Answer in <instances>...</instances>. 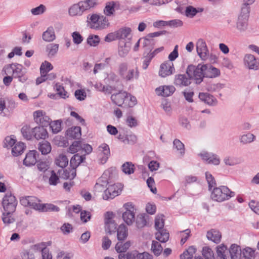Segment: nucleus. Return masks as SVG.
<instances>
[{"instance_id": "obj_1", "label": "nucleus", "mask_w": 259, "mask_h": 259, "mask_svg": "<svg viewBox=\"0 0 259 259\" xmlns=\"http://www.w3.org/2000/svg\"><path fill=\"white\" fill-rule=\"evenodd\" d=\"M97 3L96 0H84L72 5L68 10L69 15L71 16H80L83 13L94 8Z\"/></svg>"}, {"instance_id": "obj_2", "label": "nucleus", "mask_w": 259, "mask_h": 259, "mask_svg": "<svg viewBox=\"0 0 259 259\" xmlns=\"http://www.w3.org/2000/svg\"><path fill=\"white\" fill-rule=\"evenodd\" d=\"M87 23L91 29L96 30H103L107 28L110 26V22L106 17L97 14L88 15Z\"/></svg>"}, {"instance_id": "obj_3", "label": "nucleus", "mask_w": 259, "mask_h": 259, "mask_svg": "<svg viewBox=\"0 0 259 259\" xmlns=\"http://www.w3.org/2000/svg\"><path fill=\"white\" fill-rule=\"evenodd\" d=\"M234 196V192L231 191L226 186H221L213 188L211 192L210 198L213 201L221 202L228 200Z\"/></svg>"}, {"instance_id": "obj_4", "label": "nucleus", "mask_w": 259, "mask_h": 259, "mask_svg": "<svg viewBox=\"0 0 259 259\" xmlns=\"http://www.w3.org/2000/svg\"><path fill=\"white\" fill-rule=\"evenodd\" d=\"M203 64H199L197 65H189L186 69V74L193 79L196 84L202 82L204 78Z\"/></svg>"}, {"instance_id": "obj_5", "label": "nucleus", "mask_w": 259, "mask_h": 259, "mask_svg": "<svg viewBox=\"0 0 259 259\" xmlns=\"http://www.w3.org/2000/svg\"><path fill=\"white\" fill-rule=\"evenodd\" d=\"M23 67L19 64H12L7 66L6 68V71L7 73H12V76L14 78H18L21 82H25L27 78L24 75L22 71Z\"/></svg>"}, {"instance_id": "obj_6", "label": "nucleus", "mask_w": 259, "mask_h": 259, "mask_svg": "<svg viewBox=\"0 0 259 259\" xmlns=\"http://www.w3.org/2000/svg\"><path fill=\"white\" fill-rule=\"evenodd\" d=\"M122 188L121 184H108V187L105 190V193L103 194V199H113L120 194Z\"/></svg>"}, {"instance_id": "obj_7", "label": "nucleus", "mask_w": 259, "mask_h": 259, "mask_svg": "<svg viewBox=\"0 0 259 259\" xmlns=\"http://www.w3.org/2000/svg\"><path fill=\"white\" fill-rule=\"evenodd\" d=\"M2 204L5 211L15 212L17 201L14 195L10 193H8L3 198Z\"/></svg>"}, {"instance_id": "obj_8", "label": "nucleus", "mask_w": 259, "mask_h": 259, "mask_svg": "<svg viewBox=\"0 0 259 259\" xmlns=\"http://www.w3.org/2000/svg\"><path fill=\"white\" fill-rule=\"evenodd\" d=\"M123 207L126 211L122 214L123 220L127 225H131L135 221V208L131 202L125 203L123 205Z\"/></svg>"}, {"instance_id": "obj_9", "label": "nucleus", "mask_w": 259, "mask_h": 259, "mask_svg": "<svg viewBox=\"0 0 259 259\" xmlns=\"http://www.w3.org/2000/svg\"><path fill=\"white\" fill-rule=\"evenodd\" d=\"M21 204L24 206H29L35 210H40L42 209V204L40 200L34 196H25L20 198Z\"/></svg>"}, {"instance_id": "obj_10", "label": "nucleus", "mask_w": 259, "mask_h": 259, "mask_svg": "<svg viewBox=\"0 0 259 259\" xmlns=\"http://www.w3.org/2000/svg\"><path fill=\"white\" fill-rule=\"evenodd\" d=\"M33 119L37 124L41 126H47L50 124L51 118L46 113L42 110L35 111L33 113Z\"/></svg>"}, {"instance_id": "obj_11", "label": "nucleus", "mask_w": 259, "mask_h": 259, "mask_svg": "<svg viewBox=\"0 0 259 259\" xmlns=\"http://www.w3.org/2000/svg\"><path fill=\"white\" fill-rule=\"evenodd\" d=\"M114 214L112 212H107L105 214V229L111 234L116 231L117 224L113 220Z\"/></svg>"}, {"instance_id": "obj_12", "label": "nucleus", "mask_w": 259, "mask_h": 259, "mask_svg": "<svg viewBox=\"0 0 259 259\" xmlns=\"http://www.w3.org/2000/svg\"><path fill=\"white\" fill-rule=\"evenodd\" d=\"M196 51L198 55L203 61L207 60L209 57V51L205 41L199 39L196 42Z\"/></svg>"}, {"instance_id": "obj_13", "label": "nucleus", "mask_w": 259, "mask_h": 259, "mask_svg": "<svg viewBox=\"0 0 259 259\" xmlns=\"http://www.w3.org/2000/svg\"><path fill=\"white\" fill-rule=\"evenodd\" d=\"M175 71V68L172 62L166 61L160 65L159 71V75L162 77H165L171 75Z\"/></svg>"}, {"instance_id": "obj_14", "label": "nucleus", "mask_w": 259, "mask_h": 259, "mask_svg": "<svg viewBox=\"0 0 259 259\" xmlns=\"http://www.w3.org/2000/svg\"><path fill=\"white\" fill-rule=\"evenodd\" d=\"M244 63L249 69L254 70L259 69V60L251 54H246L244 57Z\"/></svg>"}, {"instance_id": "obj_15", "label": "nucleus", "mask_w": 259, "mask_h": 259, "mask_svg": "<svg viewBox=\"0 0 259 259\" xmlns=\"http://www.w3.org/2000/svg\"><path fill=\"white\" fill-rule=\"evenodd\" d=\"M99 161L102 164L106 162L110 156V151L109 146L106 143H103L98 147Z\"/></svg>"}, {"instance_id": "obj_16", "label": "nucleus", "mask_w": 259, "mask_h": 259, "mask_svg": "<svg viewBox=\"0 0 259 259\" xmlns=\"http://www.w3.org/2000/svg\"><path fill=\"white\" fill-rule=\"evenodd\" d=\"M204 77L215 78L220 75L219 69L210 64H203Z\"/></svg>"}, {"instance_id": "obj_17", "label": "nucleus", "mask_w": 259, "mask_h": 259, "mask_svg": "<svg viewBox=\"0 0 259 259\" xmlns=\"http://www.w3.org/2000/svg\"><path fill=\"white\" fill-rule=\"evenodd\" d=\"M38 154L36 150H30L26 153L23 164L26 166L34 165L37 162Z\"/></svg>"}, {"instance_id": "obj_18", "label": "nucleus", "mask_w": 259, "mask_h": 259, "mask_svg": "<svg viewBox=\"0 0 259 259\" xmlns=\"http://www.w3.org/2000/svg\"><path fill=\"white\" fill-rule=\"evenodd\" d=\"M199 155L201 157L202 160L206 161L208 164L219 165L220 163L219 157L215 154L203 152L200 153Z\"/></svg>"}, {"instance_id": "obj_19", "label": "nucleus", "mask_w": 259, "mask_h": 259, "mask_svg": "<svg viewBox=\"0 0 259 259\" xmlns=\"http://www.w3.org/2000/svg\"><path fill=\"white\" fill-rule=\"evenodd\" d=\"M127 93L125 91H120L118 93L111 95V99L112 102L118 106H121L124 104L127 98Z\"/></svg>"}, {"instance_id": "obj_20", "label": "nucleus", "mask_w": 259, "mask_h": 259, "mask_svg": "<svg viewBox=\"0 0 259 259\" xmlns=\"http://www.w3.org/2000/svg\"><path fill=\"white\" fill-rule=\"evenodd\" d=\"M175 90L176 89L173 85H163L156 88L155 92L158 96L168 97L171 95Z\"/></svg>"}, {"instance_id": "obj_21", "label": "nucleus", "mask_w": 259, "mask_h": 259, "mask_svg": "<svg viewBox=\"0 0 259 259\" xmlns=\"http://www.w3.org/2000/svg\"><path fill=\"white\" fill-rule=\"evenodd\" d=\"M174 84L180 87H187L191 84V78L185 74H177L175 77Z\"/></svg>"}, {"instance_id": "obj_22", "label": "nucleus", "mask_w": 259, "mask_h": 259, "mask_svg": "<svg viewBox=\"0 0 259 259\" xmlns=\"http://www.w3.org/2000/svg\"><path fill=\"white\" fill-rule=\"evenodd\" d=\"M116 175V170L115 167H111L104 171L102 176L100 178L101 180L105 181L110 184L114 179Z\"/></svg>"}, {"instance_id": "obj_23", "label": "nucleus", "mask_w": 259, "mask_h": 259, "mask_svg": "<svg viewBox=\"0 0 259 259\" xmlns=\"http://www.w3.org/2000/svg\"><path fill=\"white\" fill-rule=\"evenodd\" d=\"M37 140L45 139L48 137V133L42 126H36L33 128V136Z\"/></svg>"}, {"instance_id": "obj_24", "label": "nucleus", "mask_w": 259, "mask_h": 259, "mask_svg": "<svg viewBox=\"0 0 259 259\" xmlns=\"http://www.w3.org/2000/svg\"><path fill=\"white\" fill-rule=\"evenodd\" d=\"M199 98L202 101L209 105H215L218 102L217 99L213 96L206 93H199Z\"/></svg>"}, {"instance_id": "obj_25", "label": "nucleus", "mask_w": 259, "mask_h": 259, "mask_svg": "<svg viewBox=\"0 0 259 259\" xmlns=\"http://www.w3.org/2000/svg\"><path fill=\"white\" fill-rule=\"evenodd\" d=\"M207 238L215 243H219L221 240L222 235L221 233L217 230L211 229L207 231L206 234Z\"/></svg>"}, {"instance_id": "obj_26", "label": "nucleus", "mask_w": 259, "mask_h": 259, "mask_svg": "<svg viewBox=\"0 0 259 259\" xmlns=\"http://www.w3.org/2000/svg\"><path fill=\"white\" fill-rule=\"evenodd\" d=\"M66 136L69 139H79L81 137V128L74 126L68 128L66 131Z\"/></svg>"}, {"instance_id": "obj_27", "label": "nucleus", "mask_w": 259, "mask_h": 259, "mask_svg": "<svg viewBox=\"0 0 259 259\" xmlns=\"http://www.w3.org/2000/svg\"><path fill=\"white\" fill-rule=\"evenodd\" d=\"M128 236L127 227L123 224H121L117 229V237L118 241H124Z\"/></svg>"}, {"instance_id": "obj_28", "label": "nucleus", "mask_w": 259, "mask_h": 259, "mask_svg": "<svg viewBox=\"0 0 259 259\" xmlns=\"http://www.w3.org/2000/svg\"><path fill=\"white\" fill-rule=\"evenodd\" d=\"M242 250L239 246L232 244L230 246L229 252L231 259H240Z\"/></svg>"}, {"instance_id": "obj_29", "label": "nucleus", "mask_w": 259, "mask_h": 259, "mask_svg": "<svg viewBox=\"0 0 259 259\" xmlns=\"http://www.w3.org/2000/svg\"><path fill=\"white\" fill-rule=\"evenodd\" d=\"M140 40H141L142 48L144 49L146 51L150 52L153 49L154 45V40L148 37V35L146 37L140 38Z\"/></svg>"}, {"instance_id": "obj_30", "label": "nucleus", "mask_w": 259, "mask_h": 259, "mask_svg": "<svg viewBox=\"0 0 259 259\" xmlns=\"http://www.w3.org/2000/svg\"><path fill=\"white\" fill-rule=\"evenodd\" d=\"M42 37L45 41L51 42L54 40L56 38V35L53 27H48L47 30L43 33Z\"/></svg>"}, {"instance_id": "obj_31", "label": "nucleus", "mask_w": 259, "mask_h": 259, "mask_svg": "<svg viewBox=\"0 0 259 259\" xmlns=\"http://www.w3.org/2000/svg\"><path fill=\"white\" fill-rule=\"evenodd\" d=\"M85 159L84 155L78 153L74 155L70 159V164L71 167L77 168Z\"/></svg>"}, {"instance_id": "obj_32", "label": "nucleus", "mask_w": 259, "mask_h": 259, "mask_svg": "<svg viewBox=\"0 0 259 259\" xmlns=\"http://www.w3.org/2000/svg\"><path fill=\"white\" fill-rule=\"evenodd\" d=\"M131 245V242L130 241L125 242H123V241H118L115 245V249L118 253H123L126 251Z\"/></svg>"}, {"instance_id": "obj_33", "label": "nucleus", "mask_w": 259, "mask_h": 259, "mask_svg": "<svg viewBox=\"0 0 259 259\" xmlns=\"http://www.w3.org/2000/svg\"><path fill=\"white\" fill-rule=\"evenodd\" d=\"M203 11V9L198 8H195L192 6H187L186 8L185 14L188 18H193L198 13Z\"/></svg>"}, {"instance_id": "obj_34", "label": "nucleus", "mask_w": 259, "mask_h": 259, "mask_svg": "<svg viewBox=\"0 0 259 259\" xmlns=\"http://www.w3.org/2000/svg\"><path fill=\"white\" fill-rule=\"evenodd\" d=\"M139 75V73L137 68H131L127 71L123 79L126 81H130L134 78L137 79Z\"/></svg>"}, {"instance_id": "obj_35", "label": "nucleus", "mask_w": 259, "mask_h": 259, "mask_svg": "<svg viewBox=\"0 0 259 259\" xmlns=\"http://www.w3.org/2000/svg\"><path fill=\"white\" fill-rule=\"evenodd\" d=\"M155 234V237L157 240L161 242H166L169 239V233L166 230L163 229L157 230Z\"/></svg>"}, {"instance_id": "obj_36", "label": "nucleus", "mask_w": 259, "mask_h": 259, "mask_svg": "<svg viewBox=\"0 0 259 259\" xmlns=\"http://www.w3.org/2000/svg\"><path fill=\"white\" fill-rule=\"evenodd\" d=\"M254 257L255 250L247 247L242 250L240 259H254Z\"/></svg>"}, {"instance_id": "obj_37", "label": "nucleus", "mask_w": 259, "mask_h": 259, "mask_svg": "<svg viewBox=\"0 0 259 259\" xmlns=\"http://www.w3.org/2000/svg\"><path fill=\"white\" fill-rule=\"evenodd\" d=\"M25 148L24 144L22 142H18L15 144L12 149V153L14 156L21 155Z\"/></svg>"}, {"instance_id": "obj_38", "label": "nucleus", "mask_w": 259, "mask_h": 259, "mask_svg": "<svg viewBox=\"0 0 259 259\" xmlns=\"http://www.w3.org/2000/svg\"><path fill=\"white\" fill-rule=\"evenodd\" d=\"M38 149L39 151L41 152L42 154L46 155L51 151L52 147L50 143L49 142L47 141H44L39 143Z\"/></svg>"}, {"instance_id": "obj_39", "label": "nucleus", "mask_w": 259, "mask_h": 259, "mask_svg": "<svg viewBox=\"0 0 259 259\" xmlns=\"http://www.w3.org/2000/svg\"><path fill=\"white\" fill-rule=\"evenodd\" d=\"M59 44H50L47 45L46 51L49 57H54L57 53L59 50Z\"/></svg>"}, {"instance_id": "obj_40", "label": "nucleus", "mask_w": 259, "mask_h": 259, "mask_svg": "<svg viewBox=\"0 0 259 259\" xmlns=\"http://www.w3.org/2000/svg\"><path fill=\"white\" fill-rule=\"evenodd\" d=\"M23 137L27 140H31L33 136V128H31L29 125H24L21 130Z\"/></svg>"}, {"instance_id": "obj_41", "label": "nucleus", "mask_w": 259, "mask_h": 259, "mask_svg": "<svg viewBox=\"0 0 259 259\" xmlns=\"http://www.w3.org/2000/svg\"><path fill=\"white\" fill-rule=\"evenodd\" d=\"M248 19L246 18H242V16H239L237 22L236 23V28L240 32L245 31L247 28Z\"/></svg>"}, {"instance_id": "obj_42", "label": "nucleus", "mask_w": 259, "mask_h": 259, "mask_svg": "<svg viewBox=\"0 0 259 259\" xmlns=\"http://www.w3.org/2000/svg\"><path fill=\"white\" fill-rule=\"evenodd\" d=\"M196 251V248L194 246H190L180 255L181 259H192L194 254Z\"/></svg>"}, {"instance_id": "obj_43", "label": "nucleus", "mask_w": 259, "mask_h": 259, "mask_svg": "<svg viewBox=\"0 0 259 259\" xmlns=\"http://www.w3.org/2000/svg\"><path fill=\"white\" fill-rule=\"evenodd\" d=\"M131 32V29L128 27H123L116 31L117 39H125L127 38Z\"/></svg>"}, {"instance_id": "obj_44", "label": "nucleus", "mask_w": 259, "mask_h": 259, "mask_svg": "<svg viewBox=\"0 0 259 259\" xmlns=\"http://www.w3.org/2000/svg\"><path fill=\"white\" fill-rule=\"evenodd\" d=\"M115 2L111 1L106 4L104 9V13L107 16H111L115 12Z\"/></svg>"}, {"instance_id": "obj_45", "label": "nucleus", "mask_w": 259, "mask_h": 259, "mask_svg": "<svg viewBox=\"0 0 259 259\" xmlns=\"http://www.w3.org/2000/svg\"><path fill=\"white\" fill-rule=\"evenodd\" d=\"M108 184L107 182L99 178L95 185V190L97 192H104V193H105V190L107 188V187Z\"/></svg>"}, {"instance_id": "obj_46", "label": "nucleus", "mask_w": 259, "mask_h": 259, "mask_svg": "<svg viewBox=\"0 0 259 259\" xmlns=\"http://www.w3.org/2000/svg\"><path fill=\"white\" fill-rule=\"evenodd\" d=\"M227 247L226 246L222 245L217 247L216 259H227L226 253Z\"/></svg>"}, {"instance_id": "obj_47", "label": "nucleus", "mask_w": 259, "mask_h": 259, "mask_svg": "<svg viewBox=\"0 0 259 259\" xmlns=\"http://www.w3.org/2000/svg\"><path fill=\"white\" fill-rule=\"evenodd\" d=\"M55 88L57 94L61 98L65 99L69 97L68 93L65 90L64 87L60 83H56Z\"/></svg>"}, {"instance_id": "obj_48", "label": "nucleus", "mask_w": 259, "mask_h": 259, "mask_svg": "<svg viewBox=\"0 0 259 259\" xmlns=\"http://www.w3.org/2000/svg\"><path fill=\"white\" fill-rule=\"evenodd\" d=\"M50 127L52 130V132L54 134L58 133L61 131V121L60 120L50 121Z\"/></svg>"}, {"instance_id": "obj_49", "label": "nucleus", "mask_w": 259, "mask_h": 259, "mask_svg": "<svg viewBox=\"0 0 259 259\" xmlns=\"http://www.w3.org/2000/svg\"><path fill=\"white\" fill-rule=\"evenodd\" d=\"M255 139V136L250 133L243 135L240 137V141L243 144L250 143L254 141Z\"/></svg>"}, {"instance_id": "obj_50", "label": "nucleus", "mask_w": 259, "mask_h": 259, "mask_svg": "<svg viewBox=\"0 0 259 259\" xmlns=\"http://www.w3.org/2000/svg\"><path fill=\"white\" fill-rule=\"evenodd\" d=\"M56 164L60 167H66L68 163V160L66 155L60 154L56 159Z\"/></svg>"}, {"instance_id": "obj_51", "label": "nucleus", "mask_w": 259, "mask_h": 259, "mask_svg": "<svg viewBox=\"0 0 259 259\" xmlns=\"http://www.w3.org/2000/svg\"><path fill=\"white\" fill-rule=\"evenodd\" d=\"M122 171L127 175L133 174L135 171V166L131 162H126L122 165Z\"/></svg>"}, {"instance_id": "obj_52", "label": "nucleus", "mask_w": 259, "mask_h": 259, "mask_svg": "<svg viewBox=\"0 0 259 259\" xmlns=\"http://www.w3.org/2000/svg\"><path fill=\"white\" fill-rule=\"evenodd\" d=\"M14 212H8L5 211L3 214V221L6 224H10L15 222V219L13 216V213Z\"/></svg>"}, {"instance_id": "obj_53", "label": "nucleus", "mask_w": 259, "mask_h": 259, "mask_svg": "<svg viewBox=\"0 0 259 259\" xmlns=\"http://www.w3.org/2000/svg\"><path fill=\"white\" fill-rule=\"evenodd\" d=\"M87 41L89 46L91 47H96L99 45L100 39L98 35L91 34L88 36Z\"/></svg>"}, {"instance_id": "obj_54", "label": "nucleus", "mask_w": 259, "mask_h": 259, "mask_svg": "<svg viewBox=\"0 0 259 259\" xmlns=\"http://www.w3.org/2000/svg\"><path fill=\"white\" fill-rule=\"evenodd\" d=\"M163 248L159 242L156 241H153L151 245V250L156 255H159L162 252Z\"/></svg>"}, {"instance_id": "obj_55", "label": "nucleus", "mask_w": 259, "mask_h": 259, "mask_svg": "<svg viewBox=\"0 0 259 259\" xmlns=\"http://www.w3.org/2000/svg\"><path fill=\"white\" fill-rule=\"evenodd\" d=\"M81 142L80 141H75L69 146L68 152L73 154L77 152H80Z\"/></svg>"}, {"instance_id": "obj_56", "label": "nucleus", "mask_w": 259, "mask_h": 259, "mask_svg": "<svg viewBox=\"0 0 259 259\" xmlns=\"http://www.w3.org/2000/svg\"><path fill=\"white\" fill-rule=\"evenodd\" d=\"M53 68V65L51 63L48 61H45L42 63L40 67V72L41 74H47Z\"/></svg>"}, {"instance_id": "obj_57", "label": "nucleus", "mask_w": 259, "mask_h": 259, "mask_svg": "<svg viewBox=\"0 0 259 259\" xmlns=\"http://www.w3.org/2000/svg\"><path fill=\"white\" fill-rule=\"evenodd\" d=\"M164 225V215L163 214L156 215L155 219V227L157 230L163 229Z\"/></svg>"}, {"instance_id": "obj_58", "label": "nucleus", "mask_w": 259, "mask_h": 259, "mask_svg": "<svg viewBox=\"0 0 259 259\" xmlns=\"http://www.w3.org/2000/svg\"><path fill=\"white\" fill-rule=\"evenodd\" d=\"M205 178L208 185L209 190H211L213 187L216 186V182L214 177L208 172H205Z\"/></svg>"}, {"instance_id": "obj_59", "label": "nucleus", "mask_w": 259, "mask_h": 259, "mask_svg": "<svg viewBox=\"0 0 259 259\" xmlns=\"http://www.w3.org/2000/svg\"><path fill=\"white\" fill-rule=\"evenodd\" d=\"M174 147L176 148L179 153L183 155L185 153V147L184 144L179 140L175 139L173 142Z\"/></svg>"}, {"instance_id": "obj_60", "label": "nucleus", "mask_w": 259, "mask_h": 259, "mask_svg": "<svg viewBox=\"0 0 259 259\" xmlns=\"http://www.w3.org/2000/svg\"><path fill=\"white\" fill-rule=\"evenodd\" d=\"M128 70V64L127 63L122 62L120 63L118 66V72L119 75L123 78L126 72Z\"/></svg>"}, {"instance_id": "obj_61", "label": "nucleus", "mask_w": 259, "mask_h": 259, "mask_svg": "<svg viewBox=\"0 0 259 259\" xmlns=\"http://www.w3.org/2000/svg\"><path fill=\"white\" fill-rule=\"evenodd\" d=\"M137 103V101L136 97L127 93L124 105L128 107H133L136 105Z\"/></svg>"}, {"instance_id": "obj_62", "label": "nucleus", "mask_w": 259, "mask_h": 259, "mask_svg": "<svg viewBox=\"0 0 259 259\" xmlns=\"http://www.w3.org/2000/svg\"><path fill=\"white\" fill-rule=\"evenodd\" d=\"M136 225L138 228H142L147 224L146 219L144 214H141L137 216L136 219Z\"/></svg>"}, {"instance_id": "obj_63", "label": "nucleus", "mask_w": 259, "mask_h": 259, "mask_svg": "<svg viewBox=\"0 0 259 259\" xmlns=\"http://www.w3.org/2000/svg\"><path fill=\"white\" fill-rule=\"evenodd\" d=\"M202 252L205 259H214L213 252L209 247H203Z\"/></svg>"}, {"instance_id": "obj_64", "label": "nucleus", "mask_w": 259, "mask_h": 259, "mask_svg": "<svg viewBox=\"0 0 259 259\" xmlns=\"http://www.w3.org/2000/svg\"><path fill=\"white\" fill-rule=\"evenodd\" d=\"M59 182V177L54 170L51 171V176L49 179V184L50 185L56 186Z\"/></svg>"}]
</instances>
